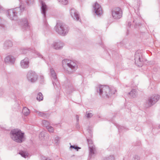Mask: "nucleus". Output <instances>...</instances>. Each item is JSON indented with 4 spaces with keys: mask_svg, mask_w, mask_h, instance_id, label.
<instances>
[{
    "mask_svg": "<svg viewBox=\"0 0 160 160\" xmlns=\"http://www.w3.org/2000/svg\"><path fill=\"white\" fill-rule=\"evenodd\" d=\"M158 127L159 128H160V125L158 126Z\"/></svg>",
    "mask_w": 160,
    "mask_h": 160,
    "instance_id": "a18cd8bd",
    "label": "nucleus"
},
{
    "mask_svg": "<svg viewBox=\"0 0 160 160\" xmlns=\"http://www.w3.org/2000/svg\"><path fill=\"white\" fill-rule=\"evenodd\" d=\"M70 14L72 18L75 20L79 21V16L78 12L74 9H71Z\"/></svg>",
    "mask_w": 160,
    "mask_h": 160,
    "instance_id": "f8f14e48",
    "label": "nucleus"
},
{
    "mask_svg": "<svg viewBox=\"0 0 160 160\" xmlns=\"http://www.w3.org/2000/svg\"><path fill=\"white\" fill-rule=\"evenodd\" d=\"M10 134L12 139L16 142L21 143L23 141L24 133L19 129L12 130Z\"/></svg>",
    "mask_w": 160,
    "mask_h": 160,
    "instance_id": "20e7f679",
    "label": "nucleus"
},
{
    "mask_svg": "<svg viewBox=\"0 0 160 160\" xmlns=\"http://www.w3.org/2000/svg\"><path fill=\"white\" fill-rule=\"evenodd\" d=\"M22 29L24 30L29 29V25L27 19L26 18L22 19L19 22Z\"/></svg>",
    "mask_w": 160,
    "mask_h": 160,
    "instance_id": "9d476101",
    "label": "nucleus"
},
{
    "mask_svg": "<svg viewBox=\"0 0 160 160\" xmlns=\"http://www.w3.org/2000/svg\"><path fill=\"white\" fill-rule=\"evenodd\" d=\"M25 8L24 6L21 5L19 7L8 10L7 11L8 18L11 20L16 19L18 16L20 15Z\"/></svg>",
    "mask_w": 160,
    "mask_h": 160,
    "instance_id": "f03ea898",
    "label": "nucleus"
},
{
    "mask_svg": "<svg viewBox=\"0 0 160 160\" xmlns=\"http://www.w3.org/2000/svg\"><path fill=\"white\" fill-rule=\"evenodd\" d=\"M21 53L22 54H26L28 52V50L26 49L22 48L20 50Z\"/></svg>",
    "mask_w": 160,
    "mask_h": 160,
    "instance_id": "2f4dec72",
    "label": "nucleus"
},
{
    "mask_svg": "<svg viewBox=\"0 0 160 160\" xmlns=\"http://www.w3.org/2000/svg\"><path fill=\"white\" fill-rule=\"evenodd\" d=\"M135 64L138 67H141L143 63V60L142 54L139 51H137L135 54Z\"/></svg>",
    "mask_w": 160,
    "mask_h": 160,
    "instance_id": "423d86ee",
    "label": "nucleus"
},
{
    "mask_svg": "<svg viewBox=\"0 0 160 160\" xmlns=\"http://www.w3.org/2000/svg\"><path fill=\"white\" fill-rule=\"evenodd\" d=\"M50 76L52 77V78L53 79L52 80V83L53 84L54 86L55 87V85H56V84L53 81V80L55 81L57 79V76L56 73L55 72L54 70L52 68H50Z\"/></svg>",
    "mask_w": 160,
    "mask_h": 160,
    "instance_id": "dca6fc26",
    "label": "nucleus"
},
{
    "mask_svg": "<svg viewBox=\"0 0 160 160\" xmlns=\"http://www.w3.org/2000/svg\"><path fill=\"white\" fill-rule=\"evenodd\" d=\"M4 21L3 20H2L0 18V28H5V26L4 23Z\"/></svg>",
    "mask_w": 160,
    "mask_h": 160,
    "instance_id": "a878e982",
    "label": "nucleus"
},
{
    "mask_svg": "<svg viewBox=\"0 0 160 160\" xmlns=\"http://www.w3.org/2000/svg\"><path fill=\"white\" fill-rule=\"evenodd\" d=\"M89 157L91 158L94 156L96 151L95 147L94 146H89Z\"/></svg>",
    "mask_w": 160,
    "mask_h": 160,
    "instance_id": "a211bd4d",
    "label": "nucleus"
},
{
    "mask_svg": "<svg viewBox=\"0 0 160 160\" xmlns=\"http://www.w3.org/2000/svg\"><path fill=\"white\" fill-rule=\"evenodd\" d=\"M87 141L88 144H92V140L90 139H87Z\"/></svg>",
    "mask_w": 160,
    "mask_h": 160,
    "instance_id": "a19ab883",
    "label": "nucleus"
},
{
    "mask_svg": "<svg viewBox=\"0 0 160 160\" xmlns=\"http://www.w3.org/2000/svg\"><path fill=\"white\" fill-rule=\"evenodd\" d=\"M68 91L69 92H72L73 91L75 90L74 88L73 87L72 84H70L68 86Z\"/></svg>",
    "mask_w": 160,
    "mask_h": 160,
    "instance_id": "5701e85b",
    "label": "nucleus"
},
{
    "mask_svg": "<svg viewBox=\"0 0 160 160\" xmlns=\"http://www.w3.org/2000/svg\"><path fill=\"white\" fill-rule=\"evenodd\" d=\"M112 15L113 18L115 19L120 18L122 16V12L119 7L113 8L112 10Z\"/></svg>",
    "mask_w": 160,
    "mask_h": 160,
    "instance_id": "0eeeda50",
    "label": "nucleus"
},
{
    "mask_svg": "<svg viewBox=\"0 0 160 160\" xmlns=\"http://www.w3.org/2000/svg\"><path fill=\"white\" fill-rule=\"evenodd\" d=\"M29 62L28 58H26L21 61V67L23 68H28L29 67Z\"/></svg>",
    "mask_w": 160,
    "mask_h": 160,
    "instance_id": "4468645a",
    "label": "nucleus"
},
{
    "mask_svg": "<svg viewBox=\"0 0 160 160\" xmlns=\"http://www.w3.org/2000/svg\"><path fill=\"white\" fill-rule=\"evenodd\" d=\"M70 148H73L76 150L77 151H78V149H80L81 148L76 146L71 145L70 147Z\"/></svg>",
    "mask_w": 160,
    "mask_h": 160,
    "instance_id": "7c9ffc66",
    "label": "nucleus"
},
{
    "mask_svg": "<svg viewBox=\"0 0 160 160\" xmlns=\"http://www.w3.org/2000/svg\"><path fill=\"white\" fill-rule=\"evenodd\" d=\"M37 111L36 110H35V112L36 113Z\"/></svg>",
    "mask_w": 160,
    "mask_h": 160,
    "instance_id": "c03bdc74",
    "label": "nucleus"
},
{
    "mask_svg": "<svg viewBox=\"0 0 160 160\" xmlns=\"http://www.w3.org/2000/svg\"><path fill=\"white\" fill-rule=\"evenodd\" d=\"M60 138L58 137H56L55 138V141H57L56 143H58V142L60 140Z\"/></svg>",
    "mask_w": 160,
    "mask_h": 160,
    "instance_id": "ea45409f",
    "label": "nucleus"
},
{
    "mask_svg": "<svg viewBox=\"0 0 160 160\" xmlns=\"http://www.w3.org/2000/svg\"><path fill=\"white\" fill-rule=\"evenodd\" d=\"M4 11L3 8L0 5V13Z\"/></svg>",
    "mask_w": 160,
    "mask_h": 160,
    "instance_id": "58836bf2",
    "label": "nucleus"
},
{
    "mask_svg": "<svg viewBox=\"0 0 160 160\" xmlns=\"http://www.w3.org/2000/svg\"><path fill=\"white\" fill-rule=\"evenodd\" d=\"M12 46V42L10 40H7L4 43L3 48L5 49H7Z\"/></svg>",
    "mask_w": 160,
    "mask_h": 160,
    "instance_id": "6ab92c4d",
    "label": "nucleus"
},
{
    "mask_svg": "<svg viewBox=\"0 0 160 160\" xmlns=\"http://www.w3.org/2000/svg\"><path fill=\"white\" fill-rule=\"evenodd\" d=\"M93 116V114L92 113H88L87 115V117L88 118L92 117Z\"/></svg>",
    "mask_w": 160,
    "mask_h": 160,
    "instance_id": "e433bc0d",
    "label": "nucleus"
},
{
    "mask_svg": "<svg viewBox=\"0 0 160 160\" xmlns=\"http://www.w3.org/2000/svg\"><path fill=\"white\" fill-rule=\"evenodd\" d=\"M26 2L27 4L29 5L31 3L33 4L34 0H26Z\"/></svg>",
    "mask_w": 160,
    "mask_h": 160,
    "instance_id": "72a5a7b5",
    "label": "nucleus"
},
{
    "mask_svg": "<svg viewBox=\"0 0 160 160\" xmlns=\"http://www.w3.org/2000/svg\"><path fill=\"white\" fill-rule=\"evenodd\" d=\"M56 31L58 34L62 36L65 35L69 31L68 27L62 22H58L55 26Z\"/></svg>",
    "mask_w": 160,
    "mask_h": 160,
    "instance_id": "39448f33",
    "label": "nucleus"
},
{
    "mask_svg": "<svg viewBox=\"0 0 160 160\" xmlns=\"http://www.w3.org/2000/svg\"><path fill=\"white\" fill-rule=\"evenodd\" d=\"M131 25V22H128V26L129 27H130Z\"/></svg>",
    "mask_w": 160,
    "mask_h": 160,
    "instance_id": "37998d69",
    "label": "nucleus"
},
{
    "mask_svg": "<svg viewBox=\"0 0 160 160\" xmlns=\"http://www.w3.org/2000/svg\"><path fill=\"white\" fill-rule=\"evenodd\" d=\"M41 13L43 15L44 18L43 20H45L46 19V11L47 9V6L46 4L43 1H42L41 2Z\"/></svg>",
    "mask_w": 160,
    "mask_h": 160,
    "instance_id": "ddd939ff",
    "label": "nucleus"
},
{
    "mask_svg": "<svg viewBox=\"0 0 160 160\" xmlns=\"http://www.w3.org/2000/svg\"><path fill=\"white\" fill-rule=\"evenodd\" d=\"M15 61V58L12 56H8L5 59V62L6 63L10 62L11 64H13Z\"/></svg>",
    "mask_w": 160,
    "mask_h": 160,
    "instance_id": "f3484780",
    "label": "nucleus"
},
{
    "mask_svg": "<svg viewBox=\"0 0 160 160\" xmlns=\"http://www.w3.org/2000/svg\"><path fill=\"white\" fill-rule=\"evenodd\" d=\"M159 99V96L158 95H153L151 96L148 99V107H151L155 104Z\"/></svg>",
    "mask_w": 160,
    "mask_h": 160,
    "instance_id": "1a4fd4ad",
    "label": "nucleus"
},
{
    "mask_svg": "<svg viewBox=\"0 0 160 160\" xmlns=\"http://www.w3.org/2000/svg\"><path fill=\"white\" fill-rule=\"evenodd\" d=\"M64 46L63 43L61 41L55 42L53 43L52 47L56 49H61Z\"/></svg>",
    "mask_w": 160,
    "mask_h": 160,
    "instance_id": "2eb2a0df",
    "label": "nucleus"
},
{
    "mask_svg": "<svg viewBox=\"0 0 160 160\" xmlns=\"http://www.w3.org/2000/svg\"><path fill=\"white\" fill-rule=\"evenodd\" d=\"M36 113L38 116L40 117H45L46 115V113L43 112L37 111Z\"/></svg>",
    "mask_w": 160,
    "mask_h": 160,
    "instance_id": "bb28decb",
    "label": "nucleus"
},
{
    "mask_svg": "<svg viewBox=\"0 0 160 160\" xmlns=\"http://www.w3.org/2000/svg\"><path fill=\"white\" fill-rule=\"evenodd\" d=\"M97 91L102 97L108 98L112 94H114L117 92V90L113 88L110 89L108 86L106 85H99Z\"/></svg>",
    "mask_w": 160,
    "mask_h": 160,
    "instance_id": "f257e3e1",
    "label": "nucleus"
},
{
    "mask_svg": "<svg viewBox=\"0 0 160 160\" xmlns=\"http://www.w3.org/2000/svg\"><path fill=\"white\" fill-rule=\"evenodd\" d=\"M37 99L39 101H42L43 100V97L42 93L40 92L38 93L37 97Z\"/></svg>",
    "mask_w": 160,
    "mask_h": 160,
    "instance_id": "4be33fe9",
    "label": "nucleus"
},
{
    "mask_svg": "<svg viewBox=\"0 0 160 160\" xmlns=\"http://www.w3.org/2000/svg\"><path fill=\"white\" fill-rule=\"evenodd\" d=\"M76 118L77 121V122H78L79 121V116H78V115H77L76 116Z\"/></svg>",
    "mask_w": 160,
    "mask_h": 160,
    "instance_id": "79ce46f5",
    "label": "nucleus"
},
{
    "mask_svg": "<svg viewBox=\"0 0 160 160\" xmlns=\"http://www.w3.org/2000/svg\"><path fill=\"white\" fill-rule=\"evenodd\" d=\"M46 128L48 130V131L51 132H54V129L51 126H49Z\"/></svg>",
    "mask_w": 160,
    "mask_h": 160,
    "instance_id": "c85d7f7f",
    "label": "nucleus"
},
{
    "mask_svg": "<svg viewBox=\"0 0 160 160\" xmlns=\"http://www.w3.org/2000/svg\"><path fill=\"white\" fill-rule=\"evenodd\" d=\"M117 127L118 128L119 131L122 129L124 128V127L121 126L119 125H117Z\"/></svg>",
    "mask_w": 160,
    "mask_h": 160,
    "instance_id": "f704fd0d",
    "label": "nucleus"
},
{
    "mask_svg": "<svg viewBox=\"0 0 160 160\" xmlns=\"http://www.w3.org/2000/svg\"><path fill=\"white\" fill-rule=\"evenodd\" d=\"M19 154L21 155L25 158H26L27 157H28L29 154L26 151H21L19 152Z\"/></svg>",
    "mask_w": 160,
    "mask_h": 160,
    "instance_id": "412c9836",
    "label": "nucleus"
},
{
    "mask_svg": "<svg viewBox=\"0 0 160 160\" xmlns=\"http://www.w3.org/2000/svg\"><path fill=\"white\" fill-rule=\"evenodd\" d=\"M105 160H115V158L113 155H110L106 158Z\"/></svg>",
    "mask_w": 160,
    "mask_h": 160,
    "instance_id": "c756f323",
    "label": "nucleus"
},
{
    "mask_svg": "<svg viewBox=\"0 0 160 160\" xmlns=\"http://www.w3.org/2000/svg\"><path fill=\"white\" fill-rule=\"evenodd\" d=\"M95 12L98 15H100L102 14V11L101 6L97 2L95 3L93 6Z\"/></svg>",
    "mask_w": 160,
    "mask_h": 160,
    "instance_id": "9b49d317",
    "label": "nucleus"
},
{
    "mask_svg": "<svg viewBox=\"0 0 160 160\" xmlns=\"http://www.w3.org/2000/svg\"><path fill=\"white\" fill-rule=\"evenodd\" d=\"M129 94L131 97L133 98L135 97L136 95V90L135 89L132 90L129 93Z\"/></svg>",
    "mask_w": 160,
    "mask_h": 160,
    "instance_id": "b1692460",
    "label": "nucleus"
},
{
    "mask_svg": "<svg viewBox=\"0 0 160 160\" xmlns=\"http://www.w3.org/2000/svg\"><path fill=\"white\" fill-rule=\"evenodd\" d=\"M62 66L64 68L67 66L69 68L67 70L69 74H71L74 72L77 69L78 66L76 63L71 60L68 59H64L62 61Z\"/></svg>",
    "mask_w": 160,
    "mask_h": 160,
    "instance_id": "7ed1b4c3",
    "label": "nucleus"
},
{
    "mask_svg": "<svg viewBox=\"0 0 160 160\" xmlns=\"http://www.w3.org/2000/svg\"><path fill=\"white\" fill-rule=\"evenodd\" d=\"M42 124L46 127L47 128L50 126V123L49 122L45 120H43L42 121Z\"/></svg>",
    "mask_w": 160,
    "mask_h": 160,
    "instance_id": "393cba45",
    "label": "nucleus"
},
{
    "mask_svg": "<svg viewBox=\"0 0 160 160\" xmlns=\"http://www.w3.org/2000/svg\"><path fill=\"white\" fill-rule=\"evenodd\" d=\"M58 1L61 3L63 5H66L68 3V0H58Z\"/></svg>",
    "mask_w": 160,
    "mask_h": 160,
    "instance_id": "cd10ccee",
    "label": "nucleus"
},
{
    "mask_svg": "<svg viewBox=\"0 0 160 160\" xmlns=\"http://www.w3.org/2000/svg\"><path fill=\"white\" fill-rule=\"evenodd\" d=\"M27 77L28 81L32 82H34L37 79L38 75L35 72L29 71L27 74Z\"/></svg>",
    "mask_w": 160,
    "mask_h": 160,
    "instance_id": "6e6552de",
    "label": "nucleus"
},
{
    "mask_svg": "<svg viewBox=\"0 0 160 160\" xmlns=\"http://www.w3.org/2000/svg\"><path fill=\"white\" fill-rule=\"evenodd\" d=\"M35 53H36V54L38 56V57L43 59V60H45V59L44 58H43L41 54L39 52L37 51H35Z\"/></svg>",
    "mask_w": 160,
    "mask_h": 160,
    "instance_id": "473e14b6",
    "label": "nucleus"
},
{
    "mask_svg": "<svg viewBox=\"0 0 160 160\" xmlns=\"http://www.w3.org/2000/svg\"><path fill=\"white\" fill-rule=\"evenodd\" d=\"M133 158L134 159V160H139L140 159V157L138 155L134 156Z\"/></svg>",
    "mask_w": 160,
    "mask_h": 160,
    "instance_id": "c9c22d12",
    "label": "nucleus"
},
{
    "mask_svg": "<svg viewBox=\"0 0 160 160\" xmlns=\"http://www.w3.org/2000/svg\"><path fill=\"white\" fill-rule=\"evenodd\" d=\"M22 113L25 116H27L30 114L29 110L27 107H23L22 109Z\"/></svg>",
    "mask_w": 160,
    "mask_h": 160,
    "instance_id": "aec40b11",
    "label": "nucleus"
},
{
    "mask_svg": "<svg viewBox=\"0 0 160 160\" xmlns=\"http://www.w3.org/2000/svg\"><path fill=\"white\" fill-rule=\"evenodd\" d=\"M41 159L42 160H51L48 158H47L46 157L44 156H42L41 157Z\"/></svg>",
    "mask_w": 160,
    "mask_h": 160,
    "instance_id": "4c0bfd02",
    "label": "nucleus"
}]
</instances>
